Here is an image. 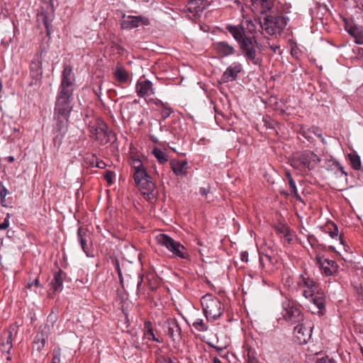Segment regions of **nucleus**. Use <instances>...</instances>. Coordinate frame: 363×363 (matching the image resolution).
I'll return each instance as SVG.
<instances>
[{"label": "nucleus", "instance_id": "30", "mask_svg": "<svg viewBox=\"0 0 363 363\" xmlns=\"http://www.w3.org/2000/svg\"><path fill=\"white\" fill-rule=\"evenodd\" d=\"M311 303L318 309V313H321L325 310V298L321 295H314L310 297Z\"/></svg>", "mask_w": 363, "mask_h": 363}, {"label": "nucleus", "instance_id": "4", "mask_svg": "<svg viewBox=\"0 0 363 363\" xmlns=\"http://www.w3.org/2000/svg\"><path fill=\"white\" fill-rule=\"evenodd\" d=\"M133 179L135 186L141 191L147 200L154 198L155 184L145 167L135 169Z\"/></svg>", "mask_w": 363, "mask_h": 363}, {"label": "nucleus", "instance_id": "48", "mask_svg": "<svg viewBox=\"0 0 363 363\" xmlns=\"http://www.w3.org/2000/svg\"><path fill=\"white\" fill-rule=\"evenodd\" d=\"M114 176V172L110 170H107L104 174V178L108 182L109 185L112 184L113 182V178Z\"/></svg>", "mask_w": 363, "mask_h": 363}, {"label": "nucleus", "instance_id": "44", "mask_svg": "<svg viewBox=\"0 0 363 363\" xmlns=\"http://www.w3.org/2000/svg\"><path fill=\"white\" fill-rule=\"evenodd\" d=\"M312 133H313V135H315L318 138H319L323 143H324V144L326 143L325 138L323 137L322 130L319 128L313 126L312 127Z\"/></svg>", "mask_w": 363, "mask_h": 363}, {"label": "nucleus", "instance_id": "45", "mask_svg": "<svg viewBox=\"0 0 363 363\" xmlns=\"http://www.w3.org/2000/svg\"><path fill=\"white\" fill-rule=\"evenodd\" d=\"M355 293L358 296V299L361 302V303L363 305V287L362 285H356L354 286Z\"/></svg>", "mask_w": 363, "mask_h": 363}, {"label": "nucleus", "instance_id": "57", "mask_svg": "<svg viewBox=\"0 0 363 363\" xmlns=\"http://www.w3.org/2000/svg\"><path fill=\"white\" fill-rule=\"evenodd\" d=\"M32 286H35L38 288H41L42 285L40 284L39 279L36 278L33 281L28 284V288H30Z\"/></svg>", "mask_w": 363, "mask_h": 363}, {"label": "nucleus", "instance_id": "47", "mask_svg": "<svg viewBox=\"0 0 363 363\" xmlns=\"http://www.w3.org/2000/svg\"><path fill=\"white\" fill-rule=\"evenodd\" d=\"M131 165H132V167L135 169H137L138 168H142V167H144L143 163H142V161L138 159V158H134V157H132L131 158Z\"/></svg>", "mask_w": 363, "mask_h": 363}, {"label": "nucleus", "instance_id": "14", "mask_svg": "<svg viewBox=\"0 0 363 363\" xmlns=\"http://www.w3.org/2000/svg\"><path fill=\"white\" fill-rule=\"evenodd\" d=\"M316 261L317 264L323 269V272L326 276H331L337 271L338 266L333 260L317 255Z\"/></svg>", "mask_w": 363, "mask_h": 363}, {"label": "nucleus", "instance_id": "21", "mask_svg": "<svg viewBox=\"0 0 363 363\" xmlns=\"http://www.w3.org/2000/svg\"><path fill=\"white\" fill-rule=\"evenodd\" d=\"M203 0H188L185 9L194 16H199L203 11Z\"/></svg>", "mask_w": 363, "mask_h": 363}, {"label": "nucleus", "instance_id": "23", "mask_svg": "<svg viewBox=\"0 0 363 363\" xmlns=\"http://www.w3.org/2000/svg\"><path fill=\"white\" fill-rule=\"evenodd\" d=\"M106 131H108V126L106 123L101 122L98 123L91 133L95 136L96 140L100 141V143L103 144Z\"/></svg>", "mask_w": 363, "mask_h": 363}, {"label": "nucleus", "instance_id": "36", "mask_svg": "<svg viewBox=\"0 0 363 363\" xmlns=\"http://www.w3.org/2000/svg\"><path fill=\"white\" fill-rule=\"evenodd\" d=\"M348 157L353 169L355 170H359L361 169V160L360 157L356 153H350L348 155Z\"/></svg>", "mask_w": 363, "mask_h": 363}, {"label": "nucleus", "instance_id": "55", "mask_svg": "<svg viewBox=\"0 0 363 363\" xmlns=\"http://www.w3.org/2000/svg\"><path fill=\"white\" fill-rule=\"evenodd\" d=\"M242 294H243V310H244V311L246 313V316H247L246 318H247L249 313H248L247 308V307H246V306H245V301H246V298H245V295H247V291L245 290V288H244V286H242Z\"/></svg>", "mask_w": 363, "mask_h": 363}, {"label": "nucleus", "instance_id": "29", "mask_svg": "<svg viewBox=\"0 0 363 363\" xmlns=\"http://www.w3.org/2000/svg\"><path fill=\"white\" fill-rule=\"evenodd\" d=\"M63 274H65V273L60 269H59L57 272H55L54 273V277L51 281V285L55 291L61 290L63 281Z\"/></svg>", "mask_w": 363, "mask_h": 363}, {"label": "nucleus", "instance_id": "11", "mask_svg": "<svg viewBox=\"0 0 363 363\" xmlns=\"http://www.w3.org/2000/svg\"><path fill=\"white\" fill-rule=\"evenodd\" d=\"M297 284L302 289L301 294L306 298L312 297L318 289L314 280L307 274H301Z\"/></svg>", "mask_w": 363, "mask_h": 363}, {"label": "nucleus", "instance_id": "51", "mask_svg": "<svg viewBox=\"0 0 363 363\" xmlns=\"http://www.w3.org/2000/svg\"><path fill=\"white\" fill-rule=\"evenodd\" d=\"M9 218L10 215L8 213L6 215V217L4 218V222L0 223V230H6L9 226Z\"/></svg>", "mask_w": 363, "mask_h": 363}, {"label": "nucleus", "instance_id": "26", "mask_svg": "<svg viewBox=\"0 0 363 363\" xmlns=\"http://www.w3.org/2000/svg\"><path fill=\"white\" fill-rule=\"evenodd\" d=\"M240 72V69L238 66H230L228 67L222 75V80L225 82L228 81H233L236 79L238 74Z\"/></svg>", "mask_w": 363, "mask_h": 363}, {"label": "nucleus", "instance_id": "12", "mask_svg": "<svg viewBox=\"0 0 363 363\" xmlns=\"http://www.w3.org/2000/svg\"><path fill=\"white\" fill-rule=\"evenodd\" d=\"M162 328L172 340L181 339V328L175 318H168L164 322Z\"/></svg>", "mask_w": 363, "mask_h": 363}, {"label": "nucleus", "instance_id": "5", "mask_svg": "<svg viewBox=\"0 0 363 363\" xmlns=\"http://www.w3.org/2000/svg\"><path fill=\"white\" fill-rule=\"evenodd\" d=\"M201 305L205 316L208 320H215L223 314V304L218 298L207 294L201 298Z\"/></svg>", "mask_w": 363, "mask_h": 363}, {"label": "nucleus", "instance_id": "17", "mask_svg": "<svg viewBox=\"0 0 363 363\" xmlns=\"http://www.w3.org/2000/svg\"><path fill=\"white\" fill-rule=\"evenodd\" d=\"M135 88L137 94L141 98L155 94L152 83L149 79L138 81Z\"/></svg>", "mask_w": 363, "mask_h": 363}, {"label": "nucleus", "instance_id": "25", "mask_svg": "<svg viewBox=\"0 0 363 363\" xmlns=\"http://www.w3.org/2000/svg\"><path fill=\"white\" fill-rule=\"evenodd\" d=\"M67 128L68 126H66L64 129L58 130L57 122H55L52 130L53 134L55 135L52 140L55 147H59L61 145Z\"/></svg>", "mask_w": 363, "mask_h": 363}, {"label": "nucleus", "instance_id": "15", "mask_svg": "<svg viewBox=\"0 0 363 363\" xmlns=\"http://www.w3.org/2000/svg\"><path fill=\"white\" fill-rule=\"evenodd\" d=\"M311 327L306 328L303 324H298L294 328V335L299 344H306L311 337Z\"/></svg>", "mask_w": 363, "mask_h": 363}, {"label": "nucleus", "instance_id": "18", "mask_svg": "<svg viewBox=\"0 0 363 363\" xmlns=\"http://www.w3.org/2000/svg\"><path fill=\"white\" fill-rule=\"evenodd\" d=\"M345 29L354 38V42L363 45V27L354 23H346Z\"/></svg>", "mask_w": 363, "mask_h": 363}, {"label": "nucleus", "instance_id": "41", "mask_svg": "<svg viewBox=\"0 0 363 363\" xmlns=\"http://www.w3.org/2000/svg\"><path fill=\"white\" fill-rule=\"evenodd\" d=\"M192 325L199 331H206L208 328L203 323L202 319H196L192 324Z\"/></svg>", "mask_w": 363, "mask_h": 363}, {"label": "nucleus", "instance_id": "56", "mask_svg": "<svg viewBox=\"0 0 363 363\" xmlns=\"http://www.w3.org/2000/svg\"><path fill=\"white\" fill-rule=\"evenodd\" d=\"M143 274H139L138 275V283H137V294H138L141 290V286H142V284H143Z\"/></svg>", "mask_w": 363, "mask_h": 363}, {"label": "nucleus", "instance_id": "33", "mask_svg": "<svg viewBox=\"0 0 363 363\" xmlns=\"http://www.w3.org/2000/svg\"><path fill=\"white\" fill-rule=\"evenodd\" d=\"M259 261L262 268H264L267 264H273V259L271 255L263 252H259Z\"/></svg>", "mask_w": 363, "mask_h": 363}, {"label": "nucleus", "instance_id": "49", "mask_svg": "<svg viewBox=\"0 0 363 363\" xmlns=\"http://www.w3.org/2000/svg\"><path fill=\"white\" fill-rule=\"evenodd\" d=\"M211 191V186L207 184L205 186L199 188V193L203 196H207L208 194Z\"/></svg>", "mask_w": 363, "mask_h": 363}, {"label": "nucleus", "instance_id": "53", "mask_svg": "<svg viewBox=\"0 0 363 363\" xmlns=\"http://www.w3.org/2000/svg\"><path fill=\"white\" fill-rule=\"evenodd\" d=\"M243 347L245 351V354H244L245 363H250V345L247 343H245Z\"/></svg>", "mask_w": 363, "mask_h": 363}, {"label": "nucleus", "instance_id": "24", "mask_svg": "<svg viewBox=\"0 0 363 363\" xmlns=\"http://www.w3.org/2000/svg\"><path fill=\"white\" fill-rule=\"evenodd\" d=\"M113 76L121 84H125L130 81L128 72L121 65L116 66Z\"/></svg>", "mask_w": 363, "mask_h": 363}, {"label": "nucleus", "instance_id": "54", "mask_svg": "<svg viewBox=\"0 0 363 363\" xmlns=\"http://www.w3.org/2000/svg\"><path fill=\"white\" fill-rule=\"evenodd\" d=\"M315 363H335V362L333 359L329 358L328 357H325L318 359Z\"/></svg>", "mask_w": 363, "mask_h": 363}, {"label": "nucleus", "instance_id": "7", "mask_svg": "<svg viewBox=\"0 0 363 363\" xmlns=\"http://www.w3.org/2000/svg\"><path fill=\"white\" fill-rule=\"evenodd\" d=\"M157 240L160 245L165 247L172 253L173 257L182 259H189V255L186 247L170 236L166 234H160L157 236Z\"/></svg>", "mask_w": 363, "mask_h": 363}, {"label": "nucleus", "instance_id": "9", "mask_svg": "<svg viewBox=\"0 0 363 363\" xmlns=\"http://www.w3.org/2000/svg\"><path fill=\"white\" fill-rule=\"evenodd\" d=\"M281 315L284 319L291 324L298 323L303 320V315L300 308L289 300L282 302Z\"/></svg>", "mask_w": 363, "mask_h": 363}, {"label": "nucleus", "instance_id": "20", "mask_svg": "<svg viewBox=\"0 0 363 363\" xmlns=\"http://www.w3.org/2000/svg\"><path fill=\"white\" fill-rule=\"evenodd\" d=\"M170 166L176 176L186 177L187 175L188 162L186 160H172Z\"/></svg>", "mask_w": 363, "mask_h": 363}, {"label": "nucleus", "instance_id": "43", "mask_svg": "<svg viewBox=\"0 0 363 363\" xmlns=\"http://www.w3.org/2000/svg\"><path fill=\"white\" fill-rule=\"evenodd\" d=\"M173 112L172 108L168 105L165 106L164 107L162 108L161 110V117L163 120H165L167 118L171 113Z\"/></svg>", "mask_w": 363, "mask_h": 363}, {"label": "nucleus", "instance_id": "61", "mask_svg": "<svg viewBox=\"0 0 363 363\" xmlns=\"http://www.w3.org/2000/svg\"><path fill=\"white\" fill-rule=\"evenodd\" d=\"M155 104L157 106H160L161 108H163L165 106L168 105V103L163 102L161 100H157Z\"/></svg>", "mask_w": 363, "mask_h": 363}, {"label": "nucleus", "instance_id": "27", "mask_svg": "<svg viewBox=\"0 0 363 363\" xmlns=\"http://www.w3.org/2000/svg\"><path fill=\"white\" fill-rule=\"evenodd\" d=\"M328 229L330 230V231H329L330 236L333 239L338 238V239L340 240V245H342L344 250L345 252H347L348 250L350 249V247L345 244L342 236L338 235V228H337V225L335 224L334 223H330V224L328 225Z\"/></svg>", "mask_w": 363, "mask_h": 363}, {"label": "nucleus", "instance_id": "2", "mask_svg": "<svg viewBox=\"0 0 363 363\" xmlns=\"http://www.w3.org/2000/svg\"><path fill=\"white\" fill-rule=\"evenodd\" d=\"M74 106V93L58 91L55 102L53 120L58 130L68 126L69 119Z\"/></svg>", "mask_w": 363, "mask_h": 363}, {"label": "nucleus", "instance_id": "37", "mask_svg": "<svg viewBox=\"0 0 363 363\" xmlns=\"http://www.w3.org/2000/svg\"><path fill=\"white\" fill-rule=\"evenodd\" d=\"M111 262H112V264H113L116 271L117 272L120 283L121 285H123V277L122 271H121V269L120 267L119 260L117 258L114 257V258L111 259Z\"/></svg>", "mask_w": 363, "mask_h": 363}, {"label": "nucleus", "instance_id": "13", "mask_svg": "<svg viewBox=\"0 0 363 363\" xmlns=\"http://www.w3.org/2000/svg\"><path fill=\"white\" fill-rule=\"evenodd\" d=\"M140 23L148 26L150 21L148 18L142 16H128L121 21V26L123 29L130 30L138 28Z\"/></svg>", "mask_w": 363, "mask_h": 363}, {"label": "nucleus", "instance_id": "28", "mask_svg": "<svg viewBox=\"0 0 363 363\" xmlns=\"http://www.w3.org/2000/svg\"><path fill=\"white\" fill-rule=\"evenodd\" d=\"M1 350L3 352H9L12 349V333L11 331L4 332L1 336Z\"/></svg>", "mask_w": 363, "mask_h": 363}, {"label": "nucleus", "instance_id": "39", "mask_svg": "<svg viewBox=\"0 0 363 363\" xmlns=\"http://www.w3.org/2000/svg\"><path fill=\"white\" fill-rule=\"evenodd\" d=\"M299 133L305 138L308 141L311 142L313 137H312V127L310 128H306L304 127H301L299 130Z\"/></svg>", "mask_w": 363, "mask_h": 363}, {"label": "nucleus", "instance_id": "50", "mask_svg": "<svg viewBox=\"0 0 363 363\" xmlns=\"http://www.w3.org/2000/svg\"><path fill=\"white\" fill-rule=\"evenodd\" d=\"M60 350H54L52 363H60Z\"/></svg>", "mask_w": 363, "mask_h": 363}, {"label": "nucleus", "instance_id": "35", "mask_svg": "<svg viewBox=\"0 0 363 363\" xmlns=\"http://www.w3.org/2000/svg\"><path fill=\"white\" fill-rule=\"evenodd\" d=\"M276 231L280 235H283L287 240L288 242H290L291 240L290 230L288 227L283 224H279L275 227Z\"/></svg>", "mask_w": 363, "mask_h": 363}, {"label": "nucleus", "instance_id": "46", "mask_svg": "<svg viewBox=\"0 0 363 363\" xmlns=\"http://www.w3.org/2000/svg\"><path fill=\"white\" fill-rule=\"evenodd\" d=\"M58 319V315L56 313H55L53 311L48 315L47 318L48 323H50L52 326L54 325V324L56 323V321Z\"/></svg>", "mask_w": 363, "mask_h": 363}, {"label": "nucleus", "instance_id": "42", "mask_svg": "<svg viewBox=\"0 0 363 363\" xmlns=\"http://www.w3.org/2000/svg\"><path fill=\"white\" fill-rule=\"evenodd\" d=\"M115 140H116V135L115 133L108 128L103 144L113 143Z\"/></svg>", "mask_w": 363, "mask_h": 363}, {"label": "nucleus", "instance_id": "19", "mask_svg": "<svg viewBox=\"0 0 363 363\" xmlns=\"http://www.w3.org/2000/svg\"><path fill=\"white\" fill-rule=\"evenodd\" d=\"M42 59L36 55L30 65V75L36 81L41 79L43 74Z\"/></svg>", "mask_w": 363, "mask_h": 363}, {"label": "nucleus", "instance_id": "3", "mask_svg": "<svg viewBox=\"0 0 363 363\" xmlns=\"http://www.w3.org/2000/svg\"><path fill=\"white\" fill-rule=\"evenodd\" d=\"M243 18L242 21L237 26L227 25L226 29L239 43L247 59H250V37L248 36L250 20L245 16Z\"/></svg>", "mask_w": 363, "mask_h": 363}, {"label": "nucleus", "instance_id": "8", "mask_svg": "<svg viewBox=\"0 0 363 363\" xmlns=\"http://www.w3.org/2000/svg\"><path fill=\"white\" fill-rule=\"evenodd\" d=\"M55 18V9L52 4L45 3L38 11L37 14V22L38 26L43 25L46 30V35L50 38L52 30V22Z\"/></svg>", "mask_w": 363, "mask_h": 363}, {"label": "nucleus", "instance_id": "64", "mask_svg": "<svg viewBox=\"0 0 363 363\" xmlns=\"http://www.w3.org/2000/svg\"><path fill=\"white\" fill-rule=\"evenodd\" d=\"M285 177L288 179V182H289L290 179H294L292 178V176H291V173L289 172H288V171L286 172Z\"/></svg>", "mask_w": 363, "mask_h": 363}, {"label": "nucleus", "instance_id": "63", "mask_svg": "<svg viewBox=\"0 0 363 363\" xmlns=\"http://www.w3.org/2000/svg\"><path fill=\"white\" fill-rule=\"evenodd\" d=\"M94 92H95L96 95H97L98 96H100V94H101V84L99 86L97 89H94Z\"/></svg>", "mask_w": 363, "mask_h": 363}, {"label": "nucleus", "instance_id": "38", "mask_svg": "<svg viewBox=\"0 0 363 363\" xmlns=\"http://www.w3.org/2000/svg\"><path fill=\"white\" fill-rule=\"evenodd\" d=\"M289 185L291 189V194H293L294 197L296 199V200L303 203V199L298 193L295 181L294 179H290V181L289 182Z\"/></svg>", "mask_w": 363, "mask_h": 363}, {"label": "nucleus", "instance_id": "22", "mask_svg": "<svg viewBox=\"0 0 363 363\" xmlns=\"http://www.w3.org/2000/svg\"><path fill=\"white\" fill-rule=\"evenodd\" d=\"M214 48L217 53L226 57L235 53L234 48L225 41H220L214 44Z\"/></svg>", "mask_w": 363, "mask_h": 363}, {"label": "nucleus", "instance_id": "6", "mask_svg": "<svg viewBox=\"0 0 363 363\" xmlns=\"http://www.w3.org/2000/svg\"><path fill=\"white\" fill-rule=\"evenodd\" d=\"M320 162L319 157L313 152L306 150L302 153L295 156L291 160V166L295 168L303 171L306 169H314Z\"/></svg>", "mask_w": 363, "mask_h": 363}, {"label": "nucleus", "instance_id": "16", "mask_svg": "<svg viewBox=\"0 0 363 363\" xmlns=\"http://www.w3.org/2000/svg\"><path fill=\"white\" fill-rule=\"evenodd\" d=\"M77 238L81 247L87 257H92L90 247L88 245V238L90 239V234L88 230L80 226L77 230Z\"/></svg>", "mask_w": 363, "mask_h": 363}, {"label": "nucleus", "instance_id": "31", "mask_svg": "<svg viewBox=\"0 0 363 363\" xmlns=\"http://www.w3.org/2000/svg\"><path fill=\"white\" fill-rule=\"evenodd\" d=\"M48 335L43 333H38L33 341V347L40 352L45 347Z\"/></svg>", "mask_w": 363, "mask_h": 363}, {"label": "nucleus", "instance_id": "40", "mask_svg": "<svg viewBox=\"0 0 363 363\" xmlns=\"http://www.w3.org/2000/svg\"><path fill=\"white\" fill-rule=\"evenodd\" d=\"M255 51L251 48V62H252L255 66L257 67V70L260 72L262 71V65H261V59L255 56Z\"/></svg>", "mask_w": 363, "mask_h": 363}, {"label": "nucleus", "instance_id": "58", "mask_svg": "<svg viewBox=\"0 0 363 363\" xmlns=\"http://www.w3.org/2000/svg\"><path fill=\"white\" fill-rule=\"evenodd\" d=\"M262 121L264 123V125L267 128H274L273 123L272 122H269V117H266V118L263 117Z\"/></svg>", "mask_w": 363, "mask_h": 363}, {"label": "nucleus", "instance_id": "59", "mask_svg": "<svg viewBox=\"0 0 363 363\" xmlns=\"http://www.w3.org/2000/svg\"><path fill=\"white\" fill-rule=\"evenodd\" d=\"M240 259L243 262H248V252L245 251L242 252L240 253Z\"/></svg>", "mask_w": 363, "mask_h": 363}, {"label": "nucleus", "instance_id": "34", "mask_svg": "<svg viewBox=\"0 0 363 363\" xmlns=\"http://www.w3.org/2000/svg\"><path fill=\"white\" fill-rule=\"evenodd\" d=\"M152 154L160 164H164L168 161V156L166 152L158 147L153 149Z\"/></svg>", "mask_w": 363, "mask_h": 363}, {"label": "nucleus", "instance_id": "52", "mask_svg": "<svg viewBox=\"0 0 363 363\" xmlns=\"http://www.w3.org/2000/svg\"><path fill=\"white\" fill-rule=\"evenodd\" d=\"M8 194H9V191L6 189V188L4 186H2L1 191H0V200H1V203L3 206H5V205L3 204V199H5V197Z\"/></svg>", "mask_w": 363, "mask_h": 363}, {"label": "nucleus", "instance_id": "1", "mask_svg": "<svg viewBox=\"0 0 363 363\" xmlns=\"http://www.w3.org/2000/svg\"><path fill=\"white\" fill-rule=\"evenodd\" d=\"M274 4V0H251V11L260 15L255 18V23L271 35L280 34L289 21L281 13H272Z\"/></svg>", "mask_w": 363, "mask_h": 363}, {"label": "nucleus", "instance_id": "32", "mask_svg": "<svg viewBox=\"0 0 363 363\" xmlns=\"http://www.w3.org/2000/svg\"><path fill=\"white\" fill-rule=\"evenodd\" d=\"M144 335L147 337L148 340H152L157 342H161L162 341L155 337L154 334V330L150 321H145L144 324Z\"/></svg>", "mask_w": 363, "mask_h": 363}, {"label": "nucleus", "instance_id": "10", "mask_svg": "<svg viewBox=\"0 0 363 363\" xmlns=\"http://www.w3.org/2000/svg\"><path fill=\"white\" fill-rule=\"evenodd\" d=\"M75 76L72 67L69 65H65L62 72V79L58 88V91L74 93Z\"/></svg>", "mask_w": 363, "mask_h": 363}, {"label": "nucleus", "instance_id": "60", "mask_svg": "<svg viewBox=\"0 0 363 363\" xmlns=\"http://www.w3.org/2000/svg\"><path fill=\"white\" fill-rule=\"evenodd\" d=\"M96 166L99 169H104L106 167V164L104 161L99 160L97 161Z\"/></svg>", "mask_w": 363, "mask_h": 363}, {"label": "nucleus", "instance_id": "62", "mask_svg": "<svg viewBox=\"0 0 363 363\" xmlns=\"http://www.w3.org/2000/svg\"><path fill=\"white\" fill-rule=\"evenodd\" d=\"M148 286L152 291H155L157 287L156 285L152 283V281L150 279H148Z\"/></svg>", "mask_w": 363, "mask_h": 363}]
</instances>
